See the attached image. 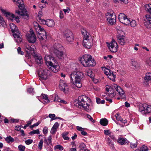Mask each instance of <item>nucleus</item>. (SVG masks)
Here are the masks:
<instances>
[{
	"mask_svg": "<svg viewBox=\"0 0 151 151\" xmlns=\"http://www.w3.org/2000/svg\"><path fill=\"white\" fill-rule=\"evenodd\" d=\"M45 60L50 71L55 73L58 71L59 66L54 57L50 55H46L45 57Z\"/></svg>",
	"mask_w": 151,
	"mask_h": 151,
	"instance_id": "obj_4",
	"label": "nucleus"
},
{
	"mask_svg": "<svg viewBox=\"0 0 151 151\" xmlns=\"http://www.w3.org/2000/svg\"><path fill=\"white\" fill-rule=\"evenodd\" d=\"M57 131V129L52 127L50 131V133L51 134H55Z\"/></svg>",
	"mask_w": 151,
	"mask_h": 151,
	"instance_id": "obj_58",
	"label": "nucleus"
},
{
	"mask_svg": "<svg viewBox=\"0 0 151 151\" xmlns=\"http://www.w3.org/2000/svg\"><path fill=\"white\" fill-rule=\"evenodd\" d=\"M115 2H118L120 3H123L125 4H127L128 3L127 0H113Z\"/></svg>",
	"mask_w": 151,
	"mask_h": 151,
	"instance_id": "obj_42",
	"label": "nucleus"
},
{
	"mask_svg": "<svg viewBox=\"0 0 151 151\" xmlns=\"http://www.w3.org/2000/svg\"><path fill=\"white\" fill-rule=\"evenodd\" d=\"M102 69L104 73L108 76V78L112 81H114L116 78L115 74L109 69L105 67H102Z\"/></svg>",
	"mask_w": 151,
	"mask_h": 151,
	"instance_id": "obj_12",
	"label": "nucleus"
},
{
	"mask_svg": "<svg viewBox=\"0 0 151 151\" xmlns=\"http://www.w3.org/2000/svg\"><path fill=\"white\" fill-rule=\"evenodd\" d=\"M114 87L115 88L116 91L118 92L119 95L122 96V98L125 97V95L124 94V92L120 86H118L116 84H114Z\"/></svg>",
	"mask_w": 151,
	"mask_h": 151,
	"instance_id": "obj_21",
	"label": "nucleus"
},
{
	"mask_svg": "<svg viewBox=\"0 0 151 151\" xmlns=\"http://www.w3.org/2000/svg\"><path fill=\"white\" fill-rule=\"evenodd\" d=\"M83 76V73L79 71L73 72L69 75L70 82L78 88L82 87L81 80Z\"/></svg>",
	"mask_w": 151,
	"mask_h": 151,
	"instance_id": "obj_2",
	"label": "nucleus"
},
{
	"mask_svg": "<svg viewBox=\"0 0 151 151\" xmlns=\"http://www.w3.org/2000/svg\"><path fill=\"white\" fill-rule=\"evenodd\" d=\"M51 139L52 136L51 135H50L48 137L47 139L45 138V142L47 143V144L48 145L51 143Z\"/></svg>",
	"mask_w": 151,
	"mask_h": 151,
	"instance_id": "obj_41",
	"label": "nucleus"
},
{
	"mask_svg": "<svg viewBox=\"0 0 151 151\" xmlns=\"http://www.w3.org/2000/svg\"><path fill=\"white\" fill-rule=\"evenodd\" d=\"M133 142H134L133 143V147L134 148H136L137 145V141L135 139H134L133 140Z\"/></svg>",
	"mask_w": 151,
	"mask_h": 151,
	"instance_id": "obj_53",
	"label": "nucleus"
},
{
	"mask_svg": "<svg viewBox=\"0 0 151 151\" xmlns=\"http://www.w3.org/2000/svg\"><path fill=\"white\" fill-rule=\"evenodd\" d=\"M144 79L147 82L151 81V73L148 72L146 73Z\"/></svg>",
	"mask_w": 151,
	"mask_h": 151,
	"instance_id": "obj_26",
	"label": "nucleus"
},
{
	"mask_svg": "<svg viewBox=\"0 0 151 151\" xmlns=\"http://www.w3.org/2000/svg\"><path fill=\"white\" fill-rule=\"evenodd\" d=\"M55 23L52 19H48L47 20L46 25L49 27H52L54 26Z\"/></svg>",
	"mask_w": 151,
	"mask_h": 151,
	"instance_id": "obj_25",
	"label": "nucleus"
},
{
	"mask_svg": "<svg viewBox=\"0 0 151 151\" xmlns=\"http://www.w3.org/2000/svg\"><path fill=\"white\" fill-rule=\"evenodd\" d=\"M63 37L68 42H71L73 40V34L69 30L67 29L64 32Z\"/></svg>",
	"mask_w": 151,
	"mask_h": 151,
	"instance_id": "obj_13",
	"label": "nucleus"
},
{
	"mask_svg": "<svg viewBox=\"0 0 151 151\" xmlns=\"http://www.w3.org/2000/svg\"><path fill=\"white\" fill-rule=\"evenodd\" d=\"M38 20L41 24L46 25L47 20H45L44 19H42L41 18H39V19H38Z\"/></svg>",
	"mask_w": 151,
	"mask_h": 151,
	"instance_id": "obj_44",
	"label": "nucleus"
},
{
	"mask_svg": "<svg viewBox=\"0 0 151 151\" xmlns=\"http://www.w3.org/2000/svg\"><path fill=\"white\" fill-rule=\"evenodd\" d=\"M59 126V124L58 122H55L54 124L52 127L57 129Z\"/></svg>",
	"mask_w": 151,
	"mask_h": 151,
	"instance_id": "obj_62",
	"label": "nucleus"
},
{
	"mask_svg": "<svg viewBox=\"0 0 151 151\" xmlns=\"http://www.w3.org/2000/svg\"><path fill=\"white\" fill-rule=\"evenodd\" d=\"M115 116L117 120L120 121L122 123H124V124H125V123L126 122V120H123L119 114L117 113L115 115Z\"/></svg>",
	"mask_w": 151,
	"mask_h": 151,
	"instance_id": "obj_28",
	"label": "nucleus"
},
{
	"mask_svg": "<svg viewBox=\"0 0 151 151\" xmlns=\"http://www.w3.org/2000/svg\"><path fill=\"white\" fill-rule=\"evenodd\" d=\"M10 26L12 32H14L13 36L15 41L20 43L22 41V37L16 26L13 23L10 24Z\"/></svg>",
	"mask_w": 151,
	"mask_h": 151,
	"instance_id": "obj_7",
	"label": "nucleus"
},
{
	"mask_svg": "<svg viewBox=\"0 0 151 151\" xmlns=\"http://www.w3.org/2000/svg\"><path fill=\"white\" fill-rule=\"evenodd\" d=\"M13 20L15 21L17 23H19L20 22L19 19L18 17L17 16H16L15 15H14L12 20V21Z\"/></svg>",
	"mask_w": 151,
	"mask_h": 151,
	"instance_id": "obj_55",
	"label": "nucleus"
},
{
	"mask_svg": "<svg viewBox=\"0 0 151 151\" xmlns=\"http://www.w3.org/2000/svg\"><path fill=\"white\" fill-rule=\"evenodd\" d=\"M18 148L19 151H24L26 148L25 147L22 145H19Z\"/></svg>",
	"mask_w": 151,
	"mask_h": 151,
	"instance_id": "obj_39",
	"label": "nucleus"
},
{
	"mask_svg": "<svg viewBox=\"0 0 151 151\" xmlns=\"http://www.w3.org/2000/svg\"><path fill=\"white\" fill-rule=\"evenodd\" d=\"M47 4V2L44 0H42L41 2L39 3V6L40 8L42 9L45 8Z\"/></svg>",
	"mask_w": 151,
	"mask_h": 151,
	"instance_id": "obj_27",
	"label": "nucleus"
},
{
	"mask_svg": "<svg viewBox=\"0 0 151 151\" xmlns=\"http://www.w3.org/2000/svg\"><path fill=\"white\" fill-rule=\"evenodd\" d=\"M43 144V140L42 139H41L39 142L38 144V148L40 150H42V145Z\"/></svg>",
	"mask_w": 151,
	"mask_h": 151,
	"instance_id": "obj_43",
	"label": "nucleus"
},
{
	"mask_svg": "<svg viewBox=\"0 0 151 151\" xmlns=\"http://www.w3.org/2000/svg\"><path fill=\"white\" fill-rule=\"evenodd\" d=\"M49 117L51 119V121H52L55 119V115L54 114H50L49 115Z\"/></svg>",
	"mask_w": 151,
	"mask_h": 151,
	"instance_id": "obj_49",
	"label": "nucleus"
},
{
	"mask_svg": "<svg viewBox=\"0 0 151 151\" xmlns=\"http://www.w3.org/2000/svg\"><path fill=\"white\" fill-rule=\"evenodd\" d=\"M125 20L124 23H122L123 24H125L127 25L130 24L131 25V22L129 20V19L127 18V17L125 19Z\"/></svg>",
	"mask_w": 151,
	"mask_h": 151,
	"instance_id": "obj_38",
	"label": "nucleus"
},
{
	"mask_svg": "<svg viewBox=\"0 0 151 151\" xmlns=\"http://www.w3.org/2000/svg\"><path fill=\"white\" fill-rule=\"evenodd\" d=\"M87 75L90 76L91 78H93L94 74L92 71L90 70H88L87 71Z\"/></svg>",
	"mask_w": 151,
	"mask_h": 151,
	"instance_id": "obj_36",
	"label": "nucleus"
},
{
	"mask_svg": "<svg viewBox=\"0 0 151 151\" xmlns=\"http://www.w3.org/2000/svg\"><path fill=\"white\" fill-rule=\"evenodd\" d=\"M100 123L102 125L106 126L107 125L108 123V121L105 118H104L100 119Z\"/></svg>",
	"mask_w": 151,
	"mask_h": 151,
	"instance_id": "obj_30",
	"label": "nucleus"
},
{
	"mask_svg": "<svg viewBox=\"0 0 151 151\" xmlns=\"http://www.w3.org/2000/svg\"><path fill=\"white\" fill-rule=\"evenodd\" d=\"M4 139L6 142L8 143H12L14 141V139L10 135L5 138Z\"/></svg>",
	"mask_w": 151,
	"mask_h": 151,
	"instance_id": "obj_29",
	"label": "nucleus"
},
{
	"mask_svg": "<svg viewBox=\"0 0 151 151\" xmlns=\"http://www.w3.org/2000/svg\"><path fill=\"white\" fill-rule=\"evenodd\" d=\"M137 106L139 108V111L143 115L151 113V105L146 104H142L138 103Z\"/></svg>",
	"mask_w": 151,
	"mask_h": 151,
	"instance_id": "obj_8",
	"label": "nucleus"
},
{
	"mask_svg": "<svg viewBox=\"0 0 151 151\" xmlns=\"http://www.w3.org/2000/svg\"><path fill=\"white\" fill-rule=\"evenodd\" d=\"M16 12L18 15L22 16L26 19L29 18V14L27 10H16Z\"/></svg>",
	"mask_w": 151,
	"mask_h": 151,
	"instance_id": "obj_16",
	"label": "nucleus"
},
{
	"mask_svg": "<svg viewBox=\"0 0 151 151\" xmlns=\"http://www.w3.org/2000/svg\"><path fill=\"white\" fill-rule=\"evenodd\" d=\"M37 36L41 42H45L47 40V34L45 31V33L43 32L39 33H37Z\"/></svg>",
	"mask_w": 151,
	"mask_h": 151,
	"instance_id": "obj_18",
	"label": "nucleus"
},
{
	"mask_svg": "<svg viewBox=\"0 0 151 151\" xmlns=\"http://www.w3.org/2000/svg\"><path fill=\"white\" fill-rule=\"evenodd\" d=\"M35 60L38 64H41L42 63V58L40 55H37L36 56Z\"/></svg>",
	"mask_w": 151,
	"mask_h": 151,
	"instance_id": "obj_31",
	"label": "nucleus"
},
{
	"mask_svg": "<svg viewBox=\"0 0 151 151\" xmlns=\"http://www.w3.org/2000/svg\"><path fill=\"white\" fill-rule=\"evenodd\" d=\"M68 134V132H65L62 133V136L64 139L66 140H68L69 139V138L67 136V135Z\"/></svg>",
	"mask_w": 151,
	"mask_h": 151,
	"instance_id": "obj_37",
	"label": "nucleus"
},
{
	"mask_svg": "<svg viewBox=\"0 0 151 151\" xmlns=\"http://www.w3.org/2000/svg\"><path fill=\"white\" fill-rule=\"evenodd\" d=\"M44 15L43 13L42 10L39 11L38 12V14L37 15V18L38 19H39V18H41Z\"/></svg>",
	"mask_w": 151,
	"mask_h": 151,
	"instance_id": "obj_48",
	"label": "nucleus"
},
{
	"mask_svg": "<svg viewBox=\"0 0 151 151\" xmlns=\"http://www.w3.org/2000/svg\"><path fill=\"white\" fill-rule=\"evenodd\" d=\"M54 101H58L59 102H62L61 100L60 99L58 96H56L55 97Z\"/></svg>",
	"mask_w": 151,
	"mask_h": 151,
	"instance_id": "obj_59",
	"label": "nucleus"
},
{
	"mask_svg": "<svg viewBox=\"0 0 151 151\" xmlns=\"http://www.w3.org/2000/svg\"><path fill=\"white\" fill-rule=\"evenodd\" d=\"M41 97L43 98V99L45 101V102L46 103L48 102L49 101V100L48 98L47 95H45V94H42Z\"/></svg>",
	"mask_w": 151,
	"mask_h": 151,
	"instance_id": "obj_35",
	"label": "nucleus"
},
{
	"mask_svg": "<svg viewBox=\"0 0 151 151\" xmlns=\"http://www.w3.org/2000/svg\"><path fill=\"white\" fill-rule=\"evenodd\" d=\"M145 9H151V4H146L145 6Z\"/></svg>",
	"mask_w": 151,
	"mask_h": 151,
	"instance_id": "obj_56",
	"label": "nucleus"
},
{
	"mask_svg": "<svg viewBox=\"0 0 151 151\" xmlns=\"http://www.w3.org/2000/svg\"><path fill=\"white\" fill-rule=\"evenodd\" d=\"M139 68V64L136 61H133V69L134 70H137Z\"/></svg>",
	"mask_w": 151,
	"mask_h": 151,
	"instance_id": "obj_33",
	"label": "nucleus"
},
{
	"mask_svg": "<svg viewBox=\"0 0 151 151\" xmlns=\"http://www.w3.org/2000/svg\"><path fill=\"white\" fill-rule=\"evenodd\" d=\"M146 64L149 66H151V57L147 58L146 60Z\"/></svg>",
	"mask_w": 151,
	"mask_h": 151,
	"instance_id": "obj_45",
	"label": "nucleus"
},
{
	"mask_svg": "<svg viewBox=\"0 0 151 151\" xmlns=\"http://www.w3.org/2000/svg\"><path fill=\"white\" fill-rule=\"evenodd\" d=\"M117 38L118 41L120 45H124L125 44L126 41L124 36L119 35L117 36Z\"/></svg>",
	"mask_w": 151,
	"mask_h": 151,
	"instance_id": "obj_22",
	"label": "nucleus"
},
{
	"mask_svg": "<svg viewBox=\"0 0 151 151\" xmlns=\"http://www.w3.org/2000/svg\"><path fill=\"white\" fill-rule=\"evenodd\" d=\"M124 14L120 13L118 15V19L119 21L122 23H124L125 19L127 17Z\"/></svg>",
	"mask_w": 151,
	"mask_h": 151,
	"instance_id": "obj_24",
	"label": "nucleus"
},
{
	"mask_svg": "<svg viewBox=\"0 0 151 151\" xmlns=\"http://www.w3.org/2000/svg\"><path fill=\"white\" fill-rule=\"evenodd\" d=\"M40 131L39 129H37L36 130H33L32 131L30 132H29V134L31 135H32L34 134H40Z\"/></svg>",
	"mask_w": 151,
	"mask_h": 151,
	"instance_id": "obj_40",
	"label": "nucleus"
},
{
	"mask_svg": "<svg viewBox=\"0 0 151 151\" xmlns=\"http://www.w3.org/2000/svg\"><path fill=\"white\" fill-rule=\"evenodd\" d=\"M148 150V149L147 146L143 145L140 148L139 151H147Z\"/></svg>",
	"mask_w": 151,
	"mask_h": 151,
	"instance_id": "obj_46",
	"label": "nucleus"
},
{
	"mask_svg": "<svg viewBox=\"0 0 151 151\" xmlns=\"http://www.w3.org/2000/svg\"><path fill=\"white\" fill-rule=\"evenodd\" d=\"M106 18L108 23L111 25L115 24L116 16L112 11L108 12L106 13Z\"/></svg>",
	"mask_w": 151,
	"mask_h": 151,
	"instance_id": "obj_9",
	"label": "nucleus"
},
{
	"mask_svg": "<svg viewBox=\"0 0 151 151\" xmlns=\"http://www.w3.org/2000/svg\"><path fill=\"white\" fill-rule=\"evenodd\" d=\"M81 32L83 36V45L86 48H90L92 43V39L91 36L89 33L85 30H83Z\"/></svg>",
	"mask_w": 151,
	"mask_h": 151,
	"instance_id": "obj_6",
	"label": "nucleus"
},
{
	"mask_svg": "<svg viewBox=\"0 0 151 151\" xmlns=\"http://www.w3.org/2000/svg\"><path fill=\"white\" fill-rule=\"evenodd\" d=\"M118 142L120 145H123L126 144V139L124 138H120L118 140Z\"/></svg>",
	"mask_w": 151,
	"mask_h": 151,
	"instance_id": "obj_32",
	"label": "nucleus"
},
{
	"mask_svg": "<svg viewBox=\"0 0 151 151\" xmlns=\"http://www.w3.org/2000/svg\"><path fill=\"white\" fill-rule=\"evenodd\" d=\"M33 142V140L32 139H28L25 140V143L27 145H29L32 144Z\"/></svg>",
	"mask_w": 151,
	"mask_h": 151,
	"instance_id": "obj_52",
	"label": "nucleus"
},
{
	"mask_svg": "<svg viewBox=\"0 0 151 151\" xmlns=\"http://www.w3.org/2000/svg\"><path fill=\"white\" fill-rule=\"evenodd\" d=\"M38 73L39 77L43 80L47 79L48 76L50 75V71L46 69L44 70H38Z\"/></svg>",
	"mask_w": 151,
	"mask_h": 151,
	"instance_id": "obj_10",
	"label": "nucleus"
},
{
	"mask_svg": "<svg viewBox=\"0 0 151 151\" xmlns=\"http://www.w3.org/2000/svg\"><path fill=\"white\" fill-rule=\"evenodd\" d=\"M1 11L2 13L4 16L8 17L9 19L12 20L14 16V15L13 14L9 12H6V10H1Z\"/></svg>",
	"mask_w": 151,
	"mask_h": 151,
	"instance_id": "obj_23",
	"label": "nucleus"
},
{
	"mask_svg": "<svg viewBox=\"0 0 151 151\" xmlns=\"http://www.w3.org/2000/svg\"><path fill=\"white\" fill-rule=\"evenodd\" d=\"M79 147L81 150H83L86 148V145L84 143H82L80 144Z\"/></svg>",
	"mask_w": 151,
	"mask_h": 151,
	"instance_id": "obj_50",
	"label": "nucleus"
},
{
	"mask_svg": "<svg viewBox=\"0 0 151 151\" xmlns=\"http://www.w3.org/2000/svg\"><path fill=\"white\" fill-rule=\"evenodd\" d=\"M33 24L36 31V32H37V33L42 32H43L44 33H45V30L43 27L39 25L38 23L36 22H34L33 23Z\"/></svg>",
	"mask_w": 151,
	"mask_h": 151,
	"instance_id": "obj_17",
	"label": "nucleus"
},
{
	"mask_svg": "<svg viewBox=\"0 0 151 151\" xmlns=\"http://www.w3.org/2000/svg\"><path fill=\"white\" fill-rule=\"evenodd\" d=\"M107 45L109 50L113 52H116L118 49V45L117 42L114 40L110 43L106 42Z\"/></svg>",
	"mask_w": 151,
	"mask_h": 151,
	"instance_id": "obj_11",
	"label": "nucleus"
},
{
	"mask_svg": "<svg viewBox=\"0 0 151 151\" xmlns=\"http://www.w3.org/2000/svg\"><path fill=\"white\" fill-rule=\"evenodd\" d=\"M63 46L58 43H55L52 46L50 52L52 54L54 55L59 59L63 60L66 57V55L63 51Z\"/></svg>",
	"mask_w": 151,
	"mask_h": 151,
	"instance_id": "obj_1",
	"label": "nucleus"
},
{
	"mask_svg": "<svg viewBox=\"0 0 151 151\" xmlns=\"http://www.w3.org/2000/svg\"><path fill=\"white\" fill-rule=\"evenodd\" d=\"M88 97L86 96L82 95L78 97V99L74 102V104L80 108H83V109L88 112L91 111L92 109L91 106L88 104L86 100Z\"/></svg>",
	"mask_w": 151,
	"mask_h": 151,
	"instance_id": "obj_3",
	"label": "nucleus"
},
{
	"mask_svg": "<svg viewBox=\"0 0 151 151\" xmlns=\"http://www.w3.org/2000/svg\"><path fill=\"white\" fill-rule=\"evenodd\" d=\"M35 46L33 45L26 43L24 44V48L26 52L33 51Z\"/></svg>",
	"mask_w": 151,
	"mask_h": 151,
	"instance_id": "obj_19",
	"label": "nucleus"
},
{
	"mask_svg": "<svg viewBox=\"0 0 151 151\" xmlns=\"http://www.w3.org/2000/svg\"><path fill=\"white\" fill-rule=\"evenodd\" d=\"M43 132L44 134H47L48 132V128L45 127L43 129Z\"/></svg>",
	"mask_w": 151,
	"mask_h": 151,
	"instance_id": "obj_61",
	"label": "nucleus"
},
{
	"mask_svg": "<svg viewBox=\"0 0 151 151\" xmlns=\"http://www.w3.org/2000/svg\"><path fill=\"white\" fill-rule=\"evenodd\" d=\"M18 53L22 55H23L24 54L23 52L21 51V48L20 47H18L17 49Z\"/></svg>",
	"mask_w": 151,
	"mask_h": 151,
	"instance_id": "obj_54",
	"label": "nucleus"
},
{
	"mask_svg": "<svg viewBox=\"0 0 151 151\" xmlns=\"http://www.w3.org/2000/svg\"><path fill=\"white\" fill-rule=\"evenodd\" d=\"M76 128L78 130L81 132L83 130H84L85 129V128H83L81 127L78 126L76 127Z\"/></svg>",
	"mask_w": 151,
	"mask_h": 151,
	"instance_id": "obj_57",
	"label": "nucleus"
},
{
	"mask_svg": "<svg viewBox=\"0 0 151 151\" xmlns=\"http://www.w3.org/2000/svg\"><path fill=\"white\" fill-rule=\"evenodd\" d=\"M145 21L147 22L149 24H151V17L148 14H146L145 16Z\"/></svg>",
	"mask_w": 151,
	"mask_h": 151,
	"instance_id": "obj_34",
	"label": "nucleus"
},
{
	"mask_svg": "<svg viewBox=\"0 0 151 151\" xmlns=\"http://www.w3.org/2000/svg\"><path fill=\"white\" fill-rule=\"evenodd\" d=\"M79 61L85 67H93L96 65V61L93 57L89 55L85 54L80 58Z\"/></svg>",
	"mask_w": 151,
	"mask_h": 151,
	"instance_id": "obj_5",
	"label": "nucleus"
},
{
	"mask_svg": "<svg viewBox=\"0 0 151 151\" xmlns=\"http://www.w3.org/2000/svg\"><path fill=\"white\" fill-rule=\"evenodd\" d=\"M65 14L63 11L60 10V12L59 17L60 19H62L64 18Z\"/></svg>",
	"mask_w": 151,
	"mask_h": 151,
	"instance_id": "obj_51",
	"label": "nucleus"
},
{
	"mask_svg": "<svg viewBox=\"0 0 151 151\" xmlns=\"http://www.w3.org/2000/svg\"><path fill=\"white\" fill-rule=\"evenodd\" d=\"M87 117L89 119L91 122H94V120L92 117L89 114H87L86 115Z\"/></svg>",
	"mask_w": 151,
	"mask_h": 151,
	"instance_id": "obj_60",
	"label": "nucleus"
},
{
	"mask_svg": "<svg viewBox=\"0 0 151 151\" xmlns=\"http://www.w3.org/2000/svg\"><path fill=\"white\" fill-rule=\"evenodd\" d=\"M34 89L32 88H29L27 89V92L31 93L33 92Z\"/></svg>",
	"mask_w": 151,
	"mask_h": 151,
	"instance_id": "obj_64",
	"label": "nucleus"
},
{
	"mask_svg": "<svg viewBox=\"0 0 151 151\" xmlns=\"http://www.w3.org/2000/svg\"><path fill=\"white\" fill-rule=\"evenodd\" d=\"M13 2L17 4L20 9H26L25 6L22 0H12Z\"/></svg>",
	"mask_w": 151,
	"mask_h": 151,
	"instance_id": "obj_20",
	"label": "nucleus"
},
{
	"mask_svg": "<svg viewBox=\"0 0 151 151\" xmlns=\"http://www.w3.org/2000/svg\"><path fill=\"white\" fill-rule=\"evenodd\" d=\"M29 33L26 35L27 40L29 43H34L36 42V38L32 29H30Z\"/></svg>",
	"mask_w": 151,
	"mask_h": 151,
	"instance_id": "obj_14",
	"label": "nucleus"
},
{
	"mask_svg": "<svg viewBox=\"0 0 151 151\" xmlns=\"http://www.w3.org/2000/svg\"><path fill=\"white\" fill-rule=\"evenodd\" d=\"M59 88L60 90L64 93H67L69 90L68 86L66 83L63 81H61L60 82Z\"/></svg>",
	"mask_w": 151,
	"mask_h": 151,
	"instance_id": "obj_15",
	"label": "nucleus"
},
{
	"mask_svg": "<svg viewBox=\"0 0 151 151\" xmlns=\"http://www.w3.org/2000/svg\"><path fill=\"white\" fill-rule=\"evenodd\" d=\"M56 148L59 149L60 150H63V147L60 145H57L56 146Z\"/></svg>",
	"mask_w": 151,
	"mask_h": 151,
	"instance_id": "obj_63",
	"label": "nucleus"
},
{
	"mask_svg": "<svg viewBox=\"0 0 151 151\" xmlns=\"http://www.w3.org/2000/svg\"><path fill=\"white\" fill-rule=\"evenodd\" d=\"M104 132L105 135L109 136L111 132L110 130L106 129L104 130Z\"/></svg>",
	"mask_w": 151,
	"mask_h": 151,
	"instance_id": "obj_47",
	"label": "nucleus"
}]
</instances>
